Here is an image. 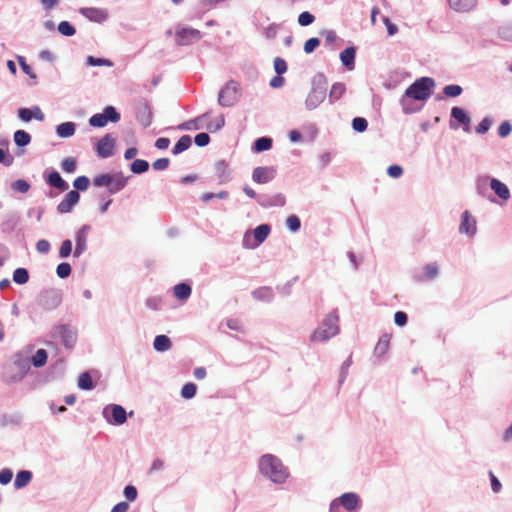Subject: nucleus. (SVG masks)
I'll return each instance as SVG.
<instances>
[{"label": "nucleus", "mask_w": 512, "mask_h": 512, "mask_svg": "<svg viewBox=\"0 0 512 512\" xmlns=\"http://www.w3.org/2000/svg\"><path fill=\"white\" fill-rule=\"evenodd\" d=\"M260 474L275 484H282L289 476L287 468L281 460L272 454H265L258 462Z\"/></svg>", "instance_id": "f257e3e1"}, {"label": "nucleus", "mask_w": 512, "mask_h": 512, "mask_svg": "<svg viewBox=\"0 0 512 512\" xmlns=\"http://www.w3.org/2000/svg\"><path fill=\"white\" fill-rule=\"evenodd\" d=\"M327 84V78L322 72H318L313 76L312 87L305 100L306 109L314 110L325 100Z\"/></svg>", "instance_id": "f03ea898"}, {"label": "nucleus", "mask_w": 512, "mask_h": 512, "mask_svg": "<svg viewBox=\"0 0 512 512\" xmlns=\"http://www.w3.org/2000/svg\"><path fill=\"white\" fill-rule=\"evenodd\" d=\"M130 176H124L123 172L102 173L93 178L95 187H106L109 194L114 195L123 190Z\"/></svg>", "instance_id": "7ed1b4c3"}, {"label": "nucleus", "mask_w": 512, "mask_h": 512, "mask_svg": "<svg viewBox=\"0 0 512 512\" xmlns=\"http://www.w3.org/2000/svg\"><path fill=\"white\" fill-rule=\"evenodd\" d=\"M339 316L336 310L329 313L310 336L312 342H325L339 333Z\"/></svg>", "instance_id": "20e7f679"}, {"label": "nucleus", "mask_w": 512, "mask_h": 512, "mask_svg": "<svg viewBox=\"0 0 512 512\" xmlns=\"http://www.w3.org/2000/svg\"><path fill=\"white\" fill-rule=\"evenodd\" d=\"M435 86V80L428 76L416 79L407 87L404 94L412 100L426 101L432 95Z\"/></svg>", "instance_id": "39448f33"}, {"label": "nucleus", "mask_w": 512, "mask_h": 512, "mask_svg": "<svg viewBox=\"0 0 512 512\" xmlns=\"http://www.w3.org/2000/svg\"><path fill=\"white\" fill-rule=\"evenodd\" d=\"M489 182L490 188L494 193L503 201H507L510 198V190L508 186L497 178H489L488 176L481 177L477 181V191L483 195V190L486 189L487 183Z\"/></svg>", "instance_id": "423d86ee"}, {"label": "nucleus", "mask_w": 512, "mask_h": 512, "mask_svg": "<svg viewBox=\"0 0 512 512\" xmlns=\"http://www.w3.org/2000/svg\"><path fill=\"white\" fill-rule=\"evenodd\" d=\"M121 115L114 106H106L101 113H96L89 118V125L95 128H102L108 122L117 123L120 121Z\"/></svg>", "instance_id": "0eeeda50"}, {"label": "nucleus", "mask_w": 512, "mask_h": 512, "mask_svg": "<svg viewBox=\"0 0 512 512\" xmlns=\"http://www.w3.org/2000/svg\"><path fill=\"white\" fill-rule=\"evenodd\" d=\"M239 87L234 80L228 81L218 94V104L222 107H232L238 100Z\"/></svg>", "instance_id": "6e6552de"}, {"label": "nucleus", "mask_w": 512, "mask_h": 512, "mask_svg": "<svg viewBox=\"0 0 512 512\" xmlns=\"http://www.w3.org/2000/svg\"><path fill=\"white\" fill-rule=\"evenodd\" d=\"M202 36L198 29L179 25L175 31V42L178 46H188L198 42Z\"/></svg>", "instance_id": "1a4fd4ad"}, {"label": "nucleus", "mask_w": 512, "mask_h": 512, "mask_svg": "<svg viewBox=\"0 0 512 512\" xmlns=\"http://www.w3.org/2000/svg\"><path fill=\"white\" fill-rule=\"evenodd\" d=\"M103 418L111 425L120 426L127 420V412L119 404H108L103 408Z\"/></svg>", "instance_id": "9d476101"}, {"label": "nucleus", "mask_w": 512, "mask_h": 512, "mask_svg": "<svg viewBox=\"0 0 512 512\" xmlns=\"http://www.w3.org/2000/svg\"><path fill=\"white\" fill-rule=\"evenodd\" d=\"M62 303V293L57 289H47L41 292L38 304L46 311L55 310Z\"/></svg>", "instance_id": "9b49d317"}, {"label": "nucleus", "mask_w": 512, "mask_h": 512, "mask_svg": "<svg viewBox=\"0 0 512 512\" xmlns=\"http://www.w3.org/2000/svg\"><path fill=\"white\" fill-rule=\"evenodd\" d=\"M450 116L449 127L452 130H457L461 126L465 132H470L471 118L463 108L458 106L452 107Z\"/></svg>", "instance_id": "f8f14e48"}, {"label": "nucleus", "mask_w": 512, "mask_h": 512, "mask_svg": "<svg viewBox=\"0 0 512 512\" xmlns=\"http://www.w3.org/2000/svg\"><path fill=\"white\" fill-rule=\"evenodd\" d=\"M33 350L34 346L32 344H29L25 346L24 349L16 352L13 355V366L17 369V371L24 374L25 376L31 370L30 354L32 353Z\"/></svg>", "instance_id": "ddd939ff"}, {"label": "nucleus", "mask_w": 512, "mask_h": 512, "mask_svg": "<svg viewBox=\"0 0 512 512\" xmlns=\"http://www.w3.org/2000/svg\"><path fill=\"white\" fill-rule=\"evenodd\" d=\"M54 336L61 339L67 349H72L77 341V331L68 324H60L54 328Z\"/></svg>", "instance_id": "4468645a"}, {"label": "nucleus", "mask_w": 512, "mask_h": 512, "mask_svg": "<svg viewBox=\"0 0 512 512\" xmlns=\"http://www.w3.org/2000/svg\"><path fill=\"white\" fill-rule=\"evenodd\" d=\"M91 226L84 224L74 234L75 238V249L73 251V257H80L88 249V235L91 232Z\"/></svg>", "instance_id": "2eb2a0df"}, {"label": "nucleus", "mask_w": 512, "mask_h": 512, "mask_svg": "<svg viewBox=\"0 0 512 512\" xmlns=\"http://www.w3.org/2000/svg\"><path fill=\"white\" fill-rule=\"evenodd\" d=\"M116 147V139L112 134L107 133L100 138L95 146V151L100 158H109L113 156Z\"/></svg>", "instance_id": "dca6fc26"}, {"label": "nucleus", "mask_w": 512, "mask_h": 512, "mask_svg": "<svg viewBox=\"0 0 512 512\" xmlns=\"http://www.w3.org/2000/svg\"><path fill=\"white\" fill-rule=\"evenodd\" d=\"M79 13L91 22L103 23L109 18V13L106 9L95 7H82Z\"/></svg>", "instance_id": "f3484780"}, {"label": "nucleus", "mask_w": 512, "mask_h": 512, "mask_svg": "<svg viewBox=\"0 0 512 512\" xmlns=\"http://www.w3.org/2000/svg\"><path fill=\"white\" fill-rule=\"evenodd\" d=\"M80 194L75 190L69 191L63 200L57 205V211L60 214L70 213L73 208L79 203Z\"/></svg>", "instance_id": "a211bd4d"}, {"label": "nucleus", "mask_w": 512, "mask_h": 512, "mask_svg": "<svg viewBox=\"0 0 512 512\" xmlns=\"http://www.w3.org/2000/svg\"><path fill=\"white\" fill-rule=\"evenodd\" d=\"M20 222V215L17 212H7L2 216L0 231L4 234H11Z\"/></svg>", "instance_id": "6ab92c4d"}, {"label": "nucleus", "mask_w": 512, "mask_h": 512, "mask_svg": "<svg viewBox=\"0 0 512 512\" xmlns=\"http://www.w3.org/2000/svg\"><path fill=\"white\" fill-rule=\"evenodd\" d=\"M276 170L273 167H256L252 172V180L258 184H266L275 178Z\"/></svg>", "instance_id": "aec40b11"}, {"label": "nucleus", "mask_w": 512, "mask_h": 512, "mask_svg": "<svg viewBox=\"0 0 512 512\" xmlns=\"http://www.w3.org/2000/svg\"><path fill=\"white\" fill-rule=\"evenodd\" d=\"M476 220L471 216L469 211H464L461 215V223L459 225V232L467 236H474L476 234Z\"/></svg>", "instance_id": "412c9836"}, {"label": "nucleus", "mask_w": 512, "mask_h": 512, "mask_svg": "<svg viewBox=\"0 0 512 512\" xmlns=\"http://www.w3.org/2000/svg\"><path fill=\"white\" fill-rule=\"evenodd\" d=\"M338 500L341 506L349 512L357 511L359 508L360 498L354 492H346L338 497Z\"/></svg>", "instance_id": "4be33fe9"}, {"label": "nucleus", "mask_w": 512, "mask_h": 512, "mask_svg": "<svg viewBox=\"0 0 512 512\" xmlns=\"http://www.w3.org/2000/svg\"><path fill=\"white\" fill-rule=\"evenodd\" d=\"M46 183L58 189L61 192L67 191L69 188V184L62 178L60 173L56 170H52L45 176Z\"/></svg>", "instance_id": "5701e85b"}, {"label": "nucleus", "mask_w": 512, "mask_h": 512, "mask_svg": "<svg viewBox=\"0 0 512 512\" xmlns=\"http://www.w3.org/2000/svg\"><path fill=\"white\" fill-rule=\"evenodd\" d=\"M136 120L143 127L147 128L152 123V112L147 102L142 103L136 112Z\"/></svg>", "instance_id": "b1692460"}, {"label": "nucleus", "mask_w": 512, "mask_h": 512, "mask_svg": "<svg viewBox=\"0 0 512 512\" xmlns=\"http://www.w3.org/2000/svg\"><path fill=\"white\" fill-rule=\"evenodd\" d=\"M215 173L219 184H225L231 180V171L228 169V163L225 160H219L214 165Z\"/></svg>", "instance_id": "393cba45"}, {"label": "nucleus", "mask_w": 512, "mask_h": 512, "mask_svg": "<svg viewBox=\"0 0 512 512\" xmlns=\"http://www.w3.org/2000/svg\"><path fill=\"white\" fill-rule=\"evenodd\" d=\"M356 48L349 46L340 53V60L347 68V70H353L355 67Z\"/></svg>", "instance_id": "a878e982"}, {"label": "nucleus", "mask_w": 512, "mask_h": 512, "mask_svg": "<svg viewBox=\"0 0 512 512\" xmlns=\"http://www.w3.org/2000/svg\"><path fill=\"white\" fill-rule=\"evenodd\" d=\"M255 300L270 303L274 299L273 289L269 286L259 287L251 292Z\"/></svg>", "instance_id": "bb28decb"}, {"label": "nucleus", "mask_w": 512, "mask_h": 512, "mask_svg": "<svg viewBox=\"0 0 512 512\" xmlns=\"http://www.w3.org/2000/svg\"><path fill=\"white\" fill-rule=\"evenodd\" d=\"M174 296L180 301H186L192 293V287L187 282H181L173 288Z\"/></svg>", "instance_id": "cd10ccee"}, {"label": "nucleus", "mask_w": 512, "mask_h": 512, "mask_svg": "<svg viewBox=\"0 0 512 512\" xmlns=\"http://www.w3.org/2000/svg\"><path fill=\"white\" fill-rule=\"evenodd\" d=\"M271 231V228L268 224H260L253 230V236L256 240V243L251 246V248H255L259 246L261 243H263L267 237L269 236V233Z\"/></svg>", "instance_id": "c85d7f7f"}, {"label": "nucleus", "mask_w": 512, "mask_h": 512, "mask_svg": "<svg viewBox=\"0 0 512 512\" xmlns=\"http://www.w3.org/2000/svg\"><path fill=\"white\" fill-rule=\"evenodd\" d=\"M448 3L457 12H467L476 6L477 0H448Z\"/></svg>", "instance_id": "c756f323"}, {"label": "nucleus", "mask_w": 512, "mask_h": 512, "mask_svg": "<svg viewBox=\"0 0 512 512\" xmlns=\"http://www.w3.org/2000/svg\"><path fill=\"white\" fill-rule=\"evenodd\" d=\"M424 276H414L417 281L434 280L439 275V266L437 263H428L424 266Z\"/></svg>", "instance_id": "7c9ffc66"}, {"label": "nucleus", "mask_w": 512, "mask_h": 512, "mask_svg": "<svg viewBox=\"0 0 512 512\" xmlns=\"http://www.w3.org/2000/svg\"><path fill=\"white\" fill-rule=\"evenodd\" d=\"M76 124L71 121L63 122L56 126V134L60 138H69L75 134Z\"/></svg>", "instance_id": "2f4dec72"}, {"label": "nucleus", "mask_w": 512, "mask_h": 512, "mask_svg": "<svg viewBox=\"0 0 512 512\" xmlns=\"http://www.w3.org/2000/svg\"><path fill=\"white\" fill-rule=\"evenodd\" d=\"M172 347V342H171V339L164 335V334H161V335H157L155 338H154V341H153V348L157 351V352H166L168 351L170 348Z\"/></svg>", "instance_id": "473e14b6"}, {"label": "nucleus", "mask_w": 512, "mask_h": 512, "mask_svg": "<svg viewBox=\"0 0 512 512\" xmlns=\"http://www.w3.org/2000/svg\"><path fill=\"white\" fill-rule=\"evenodd\" d=\"M209 116V113L206 112L195 119L188 120L178 126L180 130H199L203 126L200 124L205 118Z\"/></svg>", "instance_id": "72a5a7b5"}, {"label": "nucleus", "mask_w": 512, "mask_h": 512, "mask_svg": "<svg viewBox=\"0 0 512 512\" xmlns=\"http://www.w3.org/2000/svg\"><path fill=\"white\" fill-rule=\"evenodd\" d=\"M192 144V139L189 135H183L179 138V140L173 146L171 152L173 155H178L190 148Z\"/></svg>", "instance_id": "f704fd0d"}, {"label": "nucleus", "mask_w": 512, "mask_h": 512, "mask_svg": "<svg viewBox=\"0 0 512 512\" xmlns=\"http://www.w3.org/2000/svg\"><path fill=\"white\" fill-rule=\"evenodd\" d=\"M32 477H33L32 472L29 471V470H21V471H19L16 474V478H15V481H14L15 488L16 489H21V488L26 487L30 483Z\"/></svg>", "instance_id": "c9c22d12"}, {"label": "nucleus", "mask_w": 512, "mask_h": 512, "mask_svg": "<svg viewBox=\"0 0 512 512\" xmlns=\"http://www.w3.org/2000/svg\"><path fill=\"white\" fill-rule=\"evenodd\" d=\"M48 360V353L45 349H38L36 353L30 357V364L35 368H41L46 365Z\"/></svg>", "instance_id": "e433bc0d"}, {"label": "nucleus", "mask_w": 512, "mask_h": 512, "mask_svg": "<svg viewBox=\"0 0 512 512\" xmlns=\"http://www.w3.org/2000/svg\"><path fill=\"white\" fill-rule=\"evenodd\" d=\"M13 140L16 146L25 147L31 143V135L22 129L16 130L13 135Z\"/></svg>", "instance_id": "4c0bfd02"}, {"label": "nucleus", "mask_w": 512, "mask_h": 512, "mask_svg": "<svg viewBox=\"0 0 512 512\" xmlns=\"http://www.w3.org/2000/svg\"><path fill=\"white\" fill-rule=\"evenodd\" d=\"M272 144H273L272 138L267 137V136L259 137L253 143V150L256 153L268 151L269 149H271Z\"/></svg>", "instance_id": "58836bf2"}, {"label": "nucleus", "mask_w": 512, "mask_h": 512, "mask_svg": "<svg viewBox=\"0 0 512 512\" xmlns=\"http://www.w3.org/2000/svg\"><path fill=\"white\" fill-rule=\"evenodd\" d=\"M389 342H390V335L389 334H383L379 338V340H378V342H377V344H376V346L374 348L375 356H377V357L383 356L387 352V350L389 348Z\"/></svg>", "instance_id": "ea45409f"}, {"label": "nucleus", "mask_w": 512, "mask_h": 512, "mask_svg": "<svg viewBox=\"0 0 512 512\" xmlns=\"http://www.w3.org/2000/svg\"><path fill=\"white\" fill-rule=\"evenodd\" d=\"M346 91V86L344 83L336 82L332 85L330 92H329V101L330 103H334L335 101L339 100L342 95Z\"/></svg>", "instance_id": "a19ab883"}, {"label": "nucleus", "mask_w": 512, "mask_h": 512, "mask_svg": "<svg viewBox=\"0 0 512 512\" xmlns=\"http://www.w3.org/2000/svg\"><path fill=\"white\" fill-rule=\"evenodd\" d=\"M78 387L82 390H92L95 385L89 372H83L78 378Z\"/></svg>", "instance_id": "79ce46f5"}, {"label": "nucleus", "mask_w": 512, "mask_h": 512, "mask_svg": "<svg viewBox=\"0 0 512 512\" xmlns=\"http://www.w3.org/2000/svg\"><path fill=\"white\" fill-rule=\"evenodd\" d=\"M29 280V272L26 268H17L13 272V281L16 284L23 285Z\"/></svg>", "instance_id": "37998d69"}, {"label": "nucleus", "mask_w": 512, "mask_h": 512, "mask_svg": "<svg viewBox=\"0 0 512 512\" xmlns=\"http://www.w3.org/2000/svg\"><path fill=\"white\" fill-rule=\"evenodd\" d=\"M149 169V163L143 159H136L130 165V170L134 174H143Z\"/></svg>", "instance_id": "c03bdc74"}, {"label": "nucleus", "mask_w": 512, "mask_h": 512, "mask_svg": "<svg viewBox=\"0 0 512 512\" xmlns=\"http://www.w3.org/2000/svg\"><path fill=\"white\" fill-rule=\"evenodd\" d=\"M87 66H106V67H112L114 63L106 58H98L92 55H89L86 57L85 61Z\"/></svg>", "instance_id": "a18cd8bd"}, {"label": "nucleus", "mask_w": 512, "mask_h": 512, "mask_svg": "<svg viewBox=\"0 0 512 512\" xmlns=\"http://www.w3.org/2000/svg\"><path fill=\"white\" fill-rule=\"evenodd\" d=\"M412 98L407 97L405 94L400 98L399 103L402 107L404 114H412L420 110V108L414 107L411 103Z\"/></svg>", "instance_id": "49530a36"}, {"label": "nucleus", "mask_w": 512, "mask_h": 512, "mask_svg": "<svg viewBox=\"0 0 512 512\" xmlns=\"http://www.w3.org/2000/svg\"><path fill=\"white\" fill-rule=\"evenodd\" d=\"M58 32L66 37H71L76 34L75 27L69 21H61L57 26Z\"/></svg>", "instance_id": "de8ad7c7"}, {"label": "nucleus", "mask_w": 512, "mask_h": 512, "mask_svg": "<svg viewBox=\"0 0 512 512\" xmlns=\"http://www.w3.org/2000/svg\"><path fill=\"white\" fill-rule=\"evenodd\" d=\"M25 377L26 376L24 374L20 373L19 371H16V372L6 371L3 374V380L7 384H14V383L21 382Z\"/></svg>", "instance_id": "09e8293b"}, {"label": "nucleus", "mask_w": 512, "mask_h": 512, "mask_svg": "<svg viewBox=\"0 0 512 512\" xmlns=\"http://www.w3.org/2000/svg\"><path fill=\"white\" fill-rule=\"evenodd\" d=\"M463 88L458 84H449L443 88V94L446 97L455 98L462 94Z\"/></svg>", "instance_id": "8fccbe9b"}, {"label": "nucleus", "mask_w": 512, "mask_h": 512, "mask_svg": "<svg viewBox=\"0 0 512 512\" xmlns=\"http://www.w3.org/2000/svg\"><path fill=\"white\" fill-rule=\"evenodd\" d=\"M196 392H197L196 384L189 382V383H186L185 385H183L180 394H181V397L184 399H192L196 395Z\"/></svg>", "instance_id": "3c124183"}, {"label": "nucleus", "mask_w": 512, "mask_h": 512, "mask_svg": "<svg viewBox=\"0 0 512 512\" xmlns=\"http://www.w3.org/2000/svg\"><path fill=\"white\" fill-rule=\"evenodd\" d=\"M90 185V180L87 176H78L74 181H73V187H74V190L79 192V191H86L88 189Z\"/></svg>", "instance_id": "603ef678"}, {"label": "nucleus", "mask_w": 512, "mask_h": 512, "mask_svg": "<svg viewBox=\"0 0 512 512\" xmlns=\"http://www.w3.org/2000/svg\"><path fill=\"white\" fill-rule=\"evenodd\" d=\"M72 246V241L70 239L63 240L59 248V257L61 259L68 258L73 251Z\"/></svg>", "instance_id": "864d4df0"}, {"label": "nucleus", "mask_w": 512, "mask_h": 512, "mask_svg": "<svg viewBox=\"0 0 512 512\" xmlns=\"http://www.w3.org/2000/svg\"><path fill=\"white\" fill-rule=\"evenodd\" d=\"M72 268L68 262H62L58 264L56 268V274L60 279H66L71 275Z\"/></svg>", "instance_id": "5fc2aeb1"}, {"label": "nucleus", "mask_w": 512, "mask_h": 512, "mask_svg": "<svg viewBox=\"0 0 512 512\" xmlns=\"http://www.w3.org/2000/svg\"><path fill=\"white\" fill-rule=\"evenodd\" d=\"M77 167V162L74 157H67L62 160L61 162V168L66 173H73L75 172Z\"/></svg>", "instance_id": "6e6d98bb"}, {"label": "nucleus", "mask_w": 512, "mask_h": 512, "mask_svg": "<svg viewBox=\"0 0 512 512\" xmlns=\"http://www.w3.org/2000/svg\"><path fill=\"white\" fill-rule=\"evenodd\" d=\"M497 35L501 40L512 42V24L499 27Z\"/></svg>", "instance_id": "4d7b16f0"}, {"label": "nucleus", "mask_w": 512, "mask_h": 512, "mask_svg": "<svg viewBox=\"0 0 512 512\" xmlns=\"http://www.w3.org/2000/svg\"><path fill=\"white\" fill-rule=\"evenodd\" d=\"M368 121L363 117H355L352 120V128L354 131L362 133L367 130Z\"/></svg>", "instance_id": "13d9d810"}, {"label": "nucleus", "mask_w": 512, "mask_h": 512, "mask_svg": "<svg viewBox=\"0 0 512 512\" xmlns=\"http://www.w3.org/2000/svg\"><path fill=\"white\" fill-rule=\"evenodd\" d=\"M16 59L23 71V73H25L26 75H28L31 79H35L36 78V74L33 72L31 66L29 64H27L25 58L21 55H17L16 56Z\"/></svg>", "instance_id": "bf43d9fd"}, {"label": "nucleus", "mask_w": 512, "mask_h": 512, "mask_svg": "<svg viewBox=\"0 0 512 512\" xmlns=\"http://www.w3.org/2000/svg\"><path fill=\"white\" fill-rule=\"evenodd\" d=\"M314 21H315V16L308 11H304V12L300 13L298 16V23L300 26H303V27L311 25Z\"/></svg>", "instance_id": "052dcab7"}, {"label": "nucleus", "mask_w": 512, "mask_h": 512, "mask_svg": "<svg viewBox=\"0 0 512 512\" xmlns=\"http://www.w3.org/2000/svg\"><path fill=\"white\" fill-rule=\"evenodd\" d=\"M321 41L319 38L317 37H312V38H309L308 40H306V42L304 43V52L306 54H311L315 51V49L320 45Z\"/></svg>", "instance_id": "680f3d73"}, {"label": "nucleus", "mask_w": 512, "mask_h": 512, "mask_svg": "<svg viewBox=\"0 0 512 512\" xmlns=\"http://www.w3.org/2000/svg\"><path fill=\"white\" fill-rule=\"evenodd\" d=\"M286 226L292 232H297L301 227V221L298 216L290 215L286 219Z\"/></svg>", "instance_id": "e2e57ef3"}, {"label": "nucleus", "mask_w": 512, "mask_h": 512, "mask_svg": "<svg viewBox=\"0 0 512 512\" xmlns=\"http://www.w3.org/2000/svg\"><path fill=\"white\" fill-rule=\"evenodd\" d=\"M11 188L17 192L26 193L30 189V184L24 179H18L12 182Z\"/></svg>", "instance_id": "0e129e2a"}, {"label": "nucleus", "mask_w": 512, "mask_h": 512, "mask_svg": "<svg viewBox=\"0 0 512 512\" xmlns=\"http://www.w3.org/2000/svg\"><path fill=\"white\" fill-rule=\"evenodd\" d=\"M492 125V120L489 117H484L480 123L476 126L475 131L478 134H485L489 131Z\"/></svg>", "instance_id": "69168bd1"}, {"label": "nucleus", "mask_w": 512, "mask_h": 512, "mask_svg": "<svg viewBox=\"0 0 512 512\" xmlns=\"http://www.w3.org/2000/svg\"><path fill=\"white\" fill-rule=\"evenodd\" d=\"M194 143L198 147H205L210 143V136L206 132H200L194 137Z\"/></svg>", "instance_id": "338daca9"}, {"label": "nucleus", "mask_w": 512, "mask_h": 512, "mask_svg": "<svg viewBox=\"0 0 512 512\" xmlns=\"http://www.w3.org/2000/svg\"><path fill=\"white\" fill-rule=\"evenodd\" d=\"M274 70L276 74L283 75L287 71V63L281 57H276L274 59Z\"/></svg>", "instance_id": "774afa93"}]
</instances>
